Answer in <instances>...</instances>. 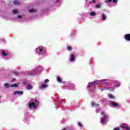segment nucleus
Listing matches in <instances>:
<instances>
[{
    "label": "nucleus",
    "instance_id": "19",
    "mask_svg": "<svg viewBox=\"0 0 130 130\" xmlns=\"http://www.w3.org/2000/svg\"><path fill=\"white\" fill-rule=\"evenodd\" d=\"M13 14H18V11L17 10H14L13 11Z\"/></svg>",
    "mask_w": 130,
    "mask_h": 130
},
{
    "label": "nucleus",
    "instance_id": "40",
    "mask_svg": "<svg viewBox=\"0 0 130 130\" xmlns=\"http://www.w3.org/2000/svg\"><path fill=\"white\" fill-rule=\"evenodd\" d=\"M62 130H66V128L62 129Z\"/></svg>",
    "mask_w": 130,
    "mask_h": 130
},
{
    "label": "nucleus",
    "instance_id": "5",
    "mask_svg": "<svg viewBox=\"0 0 130 130\" xmlns=\"http://www.w3.org/2000/svg\"><path fill=\"white\" fill-rule=\"evenodd\" d=\"M111 105L114 107H119V105L115 102L111 103Z\"/></svg>",
    "mask_w": 130,
    "mask_h": 130
},
{
    "label": "nucleus",
    "instance_id": "27",
    "mask_svg": "<svg viewBox=\"0 0 130 130\" xmlns=\"http://www.w3.org/2000/svg\"><path fill=\"white\" fill-rule=\"evenodd\" d=\"M120 128L119 127H115L113 130H119Z\"/></svg>",
    "mask_w": 130,
    "mask_h": 130
},
{
    "label": "nucleus",
    "instance_id": "21",
    "mask_svg": "<svg viewBox=\"0 0 130 130\" xmlns=\"http://www.w3.org/2000/svg\"><path fill=\"white\" fill-rule=\"evenodd\" d=\"M2 54H3L4 56H7V55H8V54L5 53L4 51H2Z\"/></svg>",
    "mask_w": 130,
    "mask_h": 130
},
{
    "label": "nucleus",
    "instance_id": "26",
    "mask_svg": "<svg viewBox=\"0 0 130 130\" xmlns=\"http://www.w3.org/2000/svg\"><path fill=\"white\" fill-rule=\"evenodd\" d=\"M5 86L6 88H9V84L8 83H5Z\"/></svg>",
    "mask_w": 130,
    "mask_h": 130
},
{
    "label": "nucleus",
    "instance_id": "33",
    "mask_svg": "<svg viewBox=\"0 0 130 130\" xmlns=\"http://www.w3.org/2000/svg\"><path fill=\"white\" fill-rule=\"evenodd\" d=\"M14 81H16V78L13 79L12 82H14Z\"/></svg>",
    "mask_w": 130,
    "mask_h": 130
},
{
    "label": "nucleus",
    "instance_id": "37",
    "mask_svg": "<svg viewBox=\"0 0 130 130\" xmlns=\"http://www.w3.org/2000/svg\"><path fill=\"white\" fill-rule=\"evenodd\" d=\"M92 2H93L94 3H96V1L95 0H92Z\"/></svg>",
    "mask_w": 130,
    "mask_h": 130
},
{
    "label": "nucleus",
    "instance_id": "44",
    "mask_svg": "<svg viewBox=\"0 0 130 130\" xmlns=\"http://www.w3.org/2000/svg\"><path fill=\"white\" fill-rule=\"evenodd\" d=\"M0 103H1V102H0Z\"/></svg>",
    "mask_w": 130,
    "mask_h": 130
},
{
    "label": "nucleus",
    "instance_id": "2",
    "mask_svg": "<svg viewBox=\"0 0 130 130\" xmlns=\"http://www.w3.org/2000/svg\"><path fill=\"white\" fill-rule=\"evenodd\" d=\"M35 102H35L29 103L28 105V108H29V109H31L32 107L33 108H36V105H37V104L39 103V102H38L37 100H36Z\"/></svg>",
    "mask_w": 130,
    "mask_h": 130
},
{
    "label": "nucleus",
    "instance_id": "23",
    "mask_svg": "<svg viewBox=\"0 0 130 130\" xmlns=\"http://www.w3.org/2000/svg\"><path fill=\"white\" fill-rule=\"evenodd\" d=\"M124 128H125L126 130H130L129 127H128L127 125H126Z\"/></svg>",
    "mask_w": 130,
    "mask_h": 130
},
{
    "label": "nucleus",
    "instance_id": "7",
    "mask_svg": "<svg viewBox=\"0 0 130 130\" xmlns=\"http://www.w3.org/2000/svg\"><path fill=\"white\" fill-rule=\"evenodd\" d=\"M23 91H16L14 92V95H16V94H19V95H22L23 94Z\"/></svg>",
    "mask_w": 130,
    "mask_h": 130
},
{
    "label": "nucleus",
    "instance_id": "30",
    "mask_svg": "<svg viewBox=\"0 0 130 130\" xmlns=\"http://www.w3.org/2000/svg\"><path fill=\"white\" fill-rule=\"evenodd\" d=\"M120 126H121V127H122V128H123V127L125 128V126L123 124H122Z\"/></svg>",
    "mask_w": 130,
    "mask_h": 130
},
{
    "label": "nucleus",
    "instance_id": "36",
    "mask_svg": "<svg viewBox=\"0 0 130 130\" xmlns=\"http://www.w3.org/2000/svg\"><path fill=\"white\" fill-rule=\"evenodd\" d=\"M28 75H29V76H31L32 73H28Z\"/></svg>",
    "mask_w": 130,
    "mask_h": 130
},
{
    "label": "nucleus",
    "instance_id": "34",
    "mask_svg": "<svg viewBox=\"0 0 130 130\" xmlns=\"http://www.w3.org/2000/svg\"><path fill=\"white\" fill-rule=\"evenodd\" d=\"M119 86H120V84L118 83L117 85V87H119Z\"/></svg>",
    "mask_w": 130,
    "mask_h": 130
},
{
    "label": "nucleus",
    "instance_id": "22",
    "mask_svg": "<svg viewBox=\"0 0 130 130\" xmlns=\"http://www.w3.org/2000/svg\"><path fill=\"white\" fill-rule=\"evenodd\" d=\"M95 8H96V9H99V8H100V4H98L95 6Z\"/></svg>",
    "mask_w": 130,
    "mask_h": 130
},
{
    "label": "nucleus",
    "instance_id": "4",
    "mask_svg": "<svg viewBox=\"0 0 130 130\" xmlns=\"http://www.w3.org/2000/svg\"><path fill=\"white\" fill-rule=\"evenodd\" d=\"M75 60H76V58L75 57V55L71 54L70 56V61L71 62L75 61Z\"/></svg>",
    "mask_w": 130,
    "mask_h": 130
},
{
    "label": "nucleus",
    "instance_id": "24",
    "mask_svg": "<svg viewBox=\"0 0 130 130\" xmlns=\"http://www.w3.org/2000/svg\"><path fill=\"white\" fill-rule=\"evenodd\" d=\"M109 90L110 91H113L114 90V88H113V87H111L109 89Z\"/></svg>",
    "mask_w": 130,
    "mask_h": 130
},
{
    "label": "nucleus",
    "instance_id": "42",
    "mask_svg": "<svg viewBox=\"0 0 130 130\" xmlns=\"http://www.w3.org/2000/svg\"><path fill=\"white\" fill-rule=\"evenodd\" d=\"M1 98H2V96H0V99H1Z\"/></svg>",
    "mask_w": 130,
    "mask_h": 130
},
{
    "label": "nucleus",
    "instance_id": "8",
    "mask_svg": "<svg viewBox=\"0 0 130 130\" xmlns=\"http://www.w3.org/2000/svg\"><path fill=\"white\" fill-rule=\"evenodd\" d=\"M102 20H103V21H105V20H106V15H105V14H102Z\"/></svg>",
    "mask_w": 130,
    "mask_h": 130
},
{
    "label": "nucleus",
    "instance_id": "32",
    "mask_svg": "<svg viewBox=\"0 0 130 130\" xmlns=\"http://www.w3.org/2000/svg\"><path fill=\"white\" fill-rule=\"evenodd\" d=\"M113 3H117V0H113Z\"/></svg>",
    "mask_w": 130,
    "mask_h": 130
},
{
    "label": "nucleus",
    "instance_id": "25",
    "mask_svg": "<svg viewBox=\"0 0 130 130\" xmlns=\"http://www.w3.org/2000/svg\"><path fill=\"white\" fill-rule=\"evenodd\" d=\"M48 82H49V80H48V79H46L45 80V84H47V83H48Z\"/></svg>",
    "mask_w": 130,
    "mask_h": 130
},
{
    "label": "nucleus",
    "instance_id": "11",
    "mask_svg": "<svg viewBox=\"0 0 130 130\" xmlns=\"http://www.w3.org/2000/svg\"><path fill=\"white\" fill-rule=\"evenodd\" d=\"M100 82L101 84H103L104 85H107V82L104 80L100 81Z\"/></svg>",
    "mask_w": 130,
    "mask_h": 130
},
{
    "label": "nucleus",
    "instance_id": "38",
    "mask_svg": "<svg viewBox=\"0 0 130 130\" xmlns=\"http://www.w3.org/2000/svg\"><path fill=\"white\" fill-rule=\"evenodd\" d=\"M1 41H5V40H0V42H1Z\"/></svg>",
    "mask_w": 130,
    "mask_h": 130
},
{
    "label": "nucleus",
    "instance_id": "18",
    "mask_svg": "<svg viewBox=\"0 0 130 130\" xmlns=\"http://www.w3.org/2000/svg\"><path fill=\"white\" fill-rule=\"evenodd\" d=\"M67 49L68 50H69V51H72V47L71 46L67 47Z\"/></svg>",
    "mask_w": 130,
    "mask_h": 130
},
{
    "label": "nucleus",
    "instance_id": "43",
    "mask_svg": "<svg viewBox=\"0 0 130 130\" xmlns=\"http://www.w3.org/2000/svg\"><path fill=\"white\" fill-rule=\"evenodd\" d=\"M57 2H58V0H57Z\"/></svg>",
    "mask_w": 130,
    "mask_h": 130
},
{
    "label": "nucleus",
    "instance_id": "9",
    "mask_svg": "<svg viewBox=\"0 0 130 130\" xmlns=\"http://www.w3.org/2000/svg\"><path fill=\"white\" fill-rule=\"evenodd\" d=\"M13 4L14 5H15V6H19L20 5V3L18 1H14Z\"/></svg>",
    "mask_w": 130,
    "mask_h": 130
},
{
    "label": "nucleus",
    "instance_id": "15",
    "mask_svg": "<svg viewBox=\"0 0 130 130\" xmlns=\"http://www.w3.org/2000/svg\"><path fill=\"white\" fill-rule=\"evenodd\" d=\"M27 89L28 90H31V89H33V86L32 85H27Z\"/></svg>",
    "mask_w": 130,
    "mask_h": 130
},
{
    "label": "nucleus",
    "instance_id": "41",
    "mask_svg": "<svg viewBox=\"0 0 130 130\" xmlns=\"http://www.w3.org/2000/svg\"><path fill=\"white\" fill-rule=\"evenodd\" d=\"M89 4H92V2H89Z\"/></svg>",
    "mask_w": 130,
    "mask_h": 130
},
{
    "label": "nucleus",
    "instance_id": "29",
    "mask_svg": "<svg viewBox=\"0 0 130 130\" xmlns=\"http://www.w3.org/2000/svg\"><path fill=\"white\" fill-rule=\"evenodd\" d=\"M39 51L40 52H42V51H43V49H39Z\"/></svg>",
    "mask_w": 130,
    "mask_h": 130
},
{
    "label": "nucleus",
    "instance_id": "13",
    "mask_svg": "<svg viewBox=\"0 0 130 130\" xmlns=\"http://www.w3.org/2000/svg\"><path fill=\"white\" fill-rule=\"evenodd\" d=\"M90 16L93 17V16H96V13L95 12H92L90 13Z\"/></svg>",
    "mask_w": 130,
    "mask_h": 130
},
{
    "label": "nucleus",
    "instance_id": "16",
    "mask_svg": "<svg viewBox=\"0 0 130 130\" xmlns=\"http://www.w3.org/2000/svg\"><path fill=\"white\" fill-rule=\"evenodd\" d=\"M109 98L110 99H114V96L111 94H109Z\"/></svg>",
    "mask_w": 130,
    "mask_h": 130
},
{
    "label": "nucleus",
    "instance_id": "35",
    "mask_svg": "<svg viewBox=\"0 0 130 130\" xmlns=\"http://www.w3.org/2000/svg\"><path fill=\"white\" fill-rule=\"evenodd\" d=\"M108 2L109 3H111V2H112V0H108Z\"/></svg>",
    "mask_w": 130,
    "mask_h": 130
},
{
    "label": "nucleus",
    "instance_id": "39",
    "mask_svg": "<svg viewBox=\"0 0 130 130\" xmlns=\"http://www.w3.org/2000/svg\"><path fill=\"white\" fill-rule=\"evenodd\" d=\"M44 53H46V51H45Z\"/></svg>",
    "mask_w": 130,
    "mask_h": 130
},
{
    "label": "nucleus",
    "instance_id": "31",
    "mask_svg": "<svg viewBox=\"0 0 130 130\" xmlns=\"http://www.w3.org/2000/svg\"><path fill=\"white\" fill-rule=\"evenodd\" d=\"M17 17H18V19H21V18H22V16H21V15H18Z\"/></svg>",
    "mask_w": 130,
    "mask_h": 130
},
{
    "label": "nucleus",
    "instance_id": "20",
    "mask_svg": "<svg viewBox=\"0 0 130 130\" xmlns=\"http://www.w3.org/2000/svg\"><path fill=\"white\" fill-rule=\"evenodd\" d=\"M10 86L11 87H18V85L17 84H12Z\"/></svg>",
    "mask_w": 130,
    "mask_h": 130
},
{
    "label": "nucleus",
    "instance_id": "1",
    "mask_svg": "<svg viewBox=\"0 0 130 130\" xmlns=\"http://www.w3.org/2000/svg\"><path fill=\"white\" fill-rule=\"evenodd\" d=\"M101 115L103 116V117L101 118V123L104 124L106 121H108L109 117L105 114V112H101Z\"/></svg>",
    "mask_w": 130,
    "mask_h": 130
},
{
    "label": "nucleus",
    "instance_id": "12",
    "mask_svg": "<svg viewBox=\"0 0 130 130\" xmlns=\"http://www.w3.org/2000/svg\"><path fill=\"white\" fill-rule=\"evenodd\" d=\"M95 105H96V106H99V104H96V103H95V102H92L91 103V106H92V107H94V106H95Z\"/></svg>",
    "mask_w": 130,
    "mask_h": 130
},
{
    "label": "nucleus",
    "instance_id": "28",
    "mask_svg": "<svg viewBox=\"0 0 130 130\" xmlns=\"http://www.w3.org/2000/svg\"><path fill=\"white\" fill-rule=\"evenodd\" d=\"M78 125H79V126H80L81 127H82V126H83V125H82V123H81L80 122L78 123Z\"/></svg>",
    "mask_w": 130,
    "mask_h": 130
},
{
    "label": "nucleus",
    "instance_id": "17",
    "mask_svg": "<svg viewBox=\"0 0 130 130\" xmlns=\"http://www.w3.org/2000/svg\"><path fill=\"white\" fill-rule=\"evenodd\" d=\"M36 12V9H31V10H29V13H33V12Z\"/></svg>",
    "mask_w": 130,
    "mask_h": 130
},
{
    "label": "nucleus",
    "instance_id": "6",
    "mask_svg": "<svg viewBox=\"0 0 130 130\" xmlns=\"http://www.w3.org/2000/svg\"><path fill=\"white\" fill-rule=\"evenodd\" d=\"M48 85L46 84L42 83V85L40 86V89H45V88H47Z\"/></svg>",
    "mask_w": 130,
    "mask_h": 130
},
{
    "label": "nucleus",
    "instance_id": "3",
    "mask_svg": "<svg viewBox=\"0 0 130 130\" xmlns=\"http://www.w3.org/2000/svg\"><path fill=\"white\" fill-rule=\"evenodd\" d=\"M124 38L127 41H130V34H127L125 35Z\"/></svg>",
    "mask_w": 130,
    "mask_h": 130
},
{
    "label": "nucleus",
    "instance_id": "14",
    "mask_svg": "<svg viewBox=\"0 0 130 130\" xmlns=\"http://www.w3.org/2000/svg\"><path fill=\"white\" fill-rule=\"evenodd\" d=\"M93 84H94V82L89 83L87 86L88 88H90V87H92V85H93Z\"/></svg>",
    "mask_w": 130,
    "mask_h": 130
},
{
    "label": "nucleus",
    "instance_id": "10",
    "mask_svg": "<svg viewBox=\"0 0 130 130\" xmlns=\"http://www.w3.org/2000/svg\"><path fill=\"white\" fill-rule=\"evenodd\" d=\"M57 81L58 83H62V80L59 77H57Z\"/></svg>",
    "mask_w": 130,
    "mask_h": 130
}]
</instances>
